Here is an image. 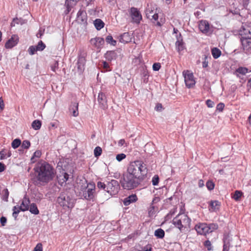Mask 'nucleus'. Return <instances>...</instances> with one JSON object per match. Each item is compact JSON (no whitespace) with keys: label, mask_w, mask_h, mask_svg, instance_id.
Returning <instances> with one entry per match:
<instances>
[{"label":"nucleus","mask_w":251,"mask_h":251,"mask_svg":"<svg viewBox=\"0 0 251 251\" xmlns=\"http://www.w3.org/2000/svg\"><path fill=\"white\" fill-rule=\"evenodd\" d=\"M154 235L157 238L162 239L165 236V232L162 229L158 228L155 231Z\"/></svg>","instance_id":"27"},{"label":"nucleus","mask_w":251,"mask_h":251,"mask_svg":"<svg viewBox=\"0 0 251 251\" xmlns=\"http://www.w3.org/2000/svg\"><path fill=\"white\" fill-rule=\"evenodd\" d=\"M98 101L100 107L103 109L105 110L108 107L107 100L105 93L100 92L98 96Z\"/></svg>","instance_id":"11"},{"label":"nucleus","mask_w":251,"mask_h":251,"mask_svg":"<svg viewBox=\"0 0 251 251\" xmlns=\"http://www.w3.org/2000/svg\"><path fill=\"white\" fill-rule=\"evenodd\" d=\"M159 176L157 175H155L152 179V183L153 185H156L159 182Z\"/></svg>","instance_id":"49"},{"label":"nucleus","mask_w":251,"mask_h":251,"mask_svg":"<svg viewBox=\"0 0 251 251\" xmlns=\"http://www.w3.org/2000/svg\"><path fill=\"white\" fill-rule=\"evenodd\" d=\"M218 228L217 224H207L205 223H199L195 226V229L198 234L206 235L207 233H211Z\"/></svg>","instance_id":"6"},{"label":"nucleus","mask_w":251,"mask_h":251,"mask_svg":"<svg viewBox=\"0 0 251 251\" xmlns=\"http://www.w3.org/2000/svg\"><path fill=\"white\" fill-rule=\"evenodd\" d=\"M162 108V105L161 103H157L155 107V109L157 111H161Z\"/></svg>","instance_id":"58"},{"label":"nucleus","mask_w":251,"mask_h":251,"mask_svg":"<svg viewBox=\"0 0 251 251\" xmlns=\"http://www.w3.org/2000/svg\"><path fill=\"white\" fill-rule=\"evenodd\" d=\"M31 126L35 130H38L41 128V122L39 120H34L31 125Z\"/></svg>","instance_id":"30"},{"label":"nucleus","mask_w":251,"mask_h":251,"mask_svg":"<svg viewBox=\"0 0 251 251\" xmlns=\"http://www.w3.org/2000/svg\"><path fill=\"white\" fill-rule=\"evenodd\" d=\"M30 200L28 198L25 197L22 200V203L19 207L20 210L22 211H25L29 209Z\"/></svg>","instance_id":"19"},{"label":"nucleus","mask_w":251,"mask_h":251,"mask_svg":"<svg viewBox=\"0 0 251 251\" xmlns=\"http://www.w3.org/2000/svg\"><path fill=\"white\" fill-rule=\"evenodd\" d=\"M20 210H20L19 207H17V206H15L13 207V212L12 215L14 217L15 219H16V218L18 216V215L19 213Z\"/></svg>","instance_id":"39"},{"label":"nucleus","mask_w":251,"mask_h":251,"mask_svg":"<svg viewBox=\"0 0 251 251\" xmlns=\"http://www.w3.org/2000/svg\"><path fill=\"white\" fill-rule=\"evenodd\" d=\"M176 45L178 52H180L184 49V43L180 34H179V36L177 37Z\"/></svg>","instance_id":"23"},{"label":"nucleus","mask_w":251,"mask_h":251,"mask_svg":"<svg viewBox=\"0 0 251 251\" xmlns=\"http://www.w3.org/2000/svg\"><path fill=\"white\" fill-rule=\"evenodd\" d=\"M105 40L107 43L110 44L111 45L116 46V41L114 40L111 35L107 36L106 37Z\"/></svg>","instance_id":"33"},{"label":"nucleus","mask_w":251,"mask_h":251,"mask_svg":"<svg viewBox=\"0 0 251 251\" xmlns=\"http://www.w3.org/2000/svg\"><path fill=\"white\" fill-rule=\"evenodd\" d=\"M210 56L208 57L207 55H204V61L202 62V67L206 68L208 65V59H210Z\"/></svg>","instance_id":"42"},{"label":"nucleus","mask_w":251,"mask_h":251,"mask_svg":"<svg viewBox=\"0 0 251 251\" xmlns=\"http://www.w3.org/2000/svg\"><path fill=\"white\" fill-rule=\"evenodd\" d=\"M19 41V37L17 35H13L6 42L5 47L6 49H11L16 46Z\"/></svg>","instance_id":"15"},{"label":"nucleus","mask_w":251,"mask_h":251,"mask_svg":"<svg viewBox=\"0 0 251 251\" xmlns=\"http://www.w3.org/2000/svg\"><path fill=\"white\" fill-rule=\"evenodd\" d=\"M137 200V196L135 194H132L126 198L123 201V203L125 205L127 206L131 203L136 202Z\"/></svg>","instance_id":"20"},{"label":"nucleus","mask_w":251,"mask_h":251,"mask_svg":"<svg viewBox=\"0 0 251 251\" xmlns=\"http://www.w3.org/2000/svg\"><path fill=\"white\" fill-rule=\"evenodd\" d=\"M63 181L64 182H66L68 180V178H69V175L68 174H67L66 173H64V176H63Z\"/></svg>","instance_id":"62"},{"label":"nucleus","mask_w":251,"mask_h":251,"mask_svg":"<svg viewBox=\"0 0 251 251\" xmlns=\"http://www.w3.org/2000/svg\"><path fill=\"white\" fill-rule=\"evenodd\" d=\"M221 203L218 201H211L209 202V210L211 212H215L219 210Z\"/></svg>","instance_id":"18"},{"label":"nucleus","mask_w":251,"mask_h":251,"mask_svg":"<svg viewBox=\"0 0 251 251\" xmlns=\"http://www.w3.org/2000/svg\"><path fill=\"white\" fill-rule=\"evenodd\" d=\"M243 193L241 191L236 190L232 198L236 201H239L243 196Z\"/></svg>","instance_id":"29"},{"label":"nucleus","mask_w":251,"mask_h":251,"mask_svg":"<svg viewBox=\"0 0 251 251\" xmlns=\"http://www.w3.org/2000/svg\"><path fill=\"white\" fill-rule=\"evenodd\" d=\"M182 74L186 86L189 88L193 87L196 83L193 74L189 70H185L183 72Z\"/></svg>","instance_id":"9"},{"label":"nucleus","mask_w":251,"mask_h":251,"mask_svg":"<svg viewBox=\"0 0 251 251\" xmlns=\"http://www.w3.org/2000/svg\"><path fill=\"white\" fill-rule=\"evenodd\" d=\"M102 153V149L100 147H97L94 149V155L95 157H98L101 155Z\"/></svg>","instance_id":"37"},{"label":"nucleus","mask_w":251,"mask_h":251,"mask_svg":"<svg viewBox=\"0 0 251 251\" xmlns=\"http://www.w3.org/2000/svg\"><path fill=\"white\" fill-rule=\"evenodd\" d=\"M85 58L84 57L79 55L77 62V68L79 73H82L84 69L85 64Z\"/></svg>","instance_id":"17"},{"label":"nucleus","mask_w":251,"mask_h":251,"mask_svg":"<svg viewBox=\"0 0 251 251\" xmlns=\"http://www.w3.org/2000/svg\"><path fill=\"white\" fill-rule=\"evenodd\" d=\"M131 40V36L128 32H125L119 37L120 42L124 44L129 43Z\"/></svg>","instance_id":"22"},{"label":"nucleus","mask_w":251,"mask_h":251,"mask_svg":"<svg viewBox=\"0 0 251 251\" xmlns=\"http://www.w3.org/2000/svg\"><path fill=\"white\" fill-rule=\"evenodd\" d=\"M157 208L156 206L154 205L151 204L149 208L148 213L150 217L153 216L155 212V210L157 209Z\"/></svg>","instance_id":"32"},{"label":"nucleus","mask_w":251,"mask_h":251,"mask_svg":"<svg viewBox=\"0 0 251 251\" xmlns=\"http://www.w3.org/2000/svg\"><path fill=\"white\" fill-rule=\"evenodd\" d=\"M44 31H45V29H43L42 30V29H40L38 31V32L36 34V36L38 38H41L42 37V36H43V35L44 34Z\"/></svg>","instance_id":"54"},{"label":"nucleus","mask_w":251,"mask_h":251,"mask_svg":"<svg viewBox=\"0 0 251 251\" xmlns=\"http://www.w3.org/2000/svg\"><path fill=\"white\" fill-rule=\"evenodd\" d=\"M18 19L17 18H14L12 22L11 23V26H14L15 25V23L18 24Z\"/></svg>","instance_id":"57"},{"label":"nucleus","mask_w":251,"mask_h":251,"mask_svg":"<svg viewBox=\"0 0 251 251\" xmlns=\"http://www.w3.org/2000/svg\"><path fill=\"white\" fill-rule=\"evenodd\" d=\"M104 56L107 61H111L114 59H116L117 54L115 51H109L105 54Z\"/></svg>","instance_id":"24"},{"label":"nucleus","mask_w":251,"mask_h":251,"mask_svg":"<svg viewBox=\"0 0 251 251\" xmlns=\"http://www.w3.org/2000/svg\"><path fill=\"white\" fill-rule=\"evenodd\" d=\"M206 104L208 107L211 108L213 107L214 103V102L210 100H207L206 101Z\"/></svg>","instance_id":"53"},{"label":"nucleus","mask_w":251,"mask_h":251,"mask_svg":"<svg viewBox=\"0 0 251 251\" xmlns=\"http://www.w3.org/2000/svg\"><path fill=\"white\" fill-rule=\"evenodd\" d=\"M224 107H225V104L223 103H220L218 104L217 105V107H216L217 110H218L220 112H222V111H223V110L224 108Z\"/></svg>","instance_id":"51"},{"label":"nucleus","mask_w":251,"mask_h":251,"mask_svg":"<svg viewBox=\"0 0 251 251\" xmlns=\"http://www.w3.org/2000/svg\"><path fill=\"white\" fill-rule=\"evenodd\" d=\"M30 146V142L28 140H24L21 145V147L24 149H28Z\"/></svg>","instance_id":"36"},{"label":"nucleus","mask_w":251,"mask_h":251,"mask_svg":"<svg viewBox=\"0 0 251 251\" xmlns=\"http://www.w3.org/2000/svg\"><path fill=\"white\" fill-rule=\"evenodd\" d=\"M51 70L55 72L58 69V62L57 61H54L50 66Z\"/></svg>","instance_id":"40"},{"label":"nucleus","mask_w":251,"mask_h":251,"mask_svg":"<svg viewBox=\"0 0 251 251\" xmlns=\"http://www.w3.org/2000/svg\"><path fill=\"white\" fill-rule=\"evenodd\" d=\"M5 166L4 164L0 162V173L4 171L5 169Z\"/></svg>","instance_id":"61"},{"label":"nucleus","mask_w":251,"mask_h":251,"mask_svg":"<svg viewBox=\"0 0 251 251\" xmlns=\"http://www.w3.org/2000/svg\"><path fill=\"white\" fill-rule=\"evenodd\" d=\"M94 23L96 29L98 30L101 29L104 25V23L100 19H97L95 20Z\"/></svg>","instance_id":"26"},{"label":"nucleus","mask_w":251,"mask_h":251,"mask_svg":"<svg viewBox=\"0 0 251 251\" xmlns=\"http://www.w3.org/2000/svg\"><path fill=\"white\" fill-rule=\"evenodd\" d=\"M206 187L209 190H212L214 188L215 184L211 180H208L206 183Z\"/></svg>","instance_id":"43"},{"label":"nucleus","mask_w":251,"mask_h":251,"mask_svg":"<svg viewBox=\"0 0 251 251\" xmlns=\"http://www.w3.org/2000/svg\"><path fill=\"white\" fill-rule=\"evenodd\" d=\"M236 72L244 75L248 72V69L245 67H239L236 70Z\"/></svg>","instance_id":"38"},{"label":"nucleus","mask_w":251,"mask_h":251,"mask_svg":"<svg viewBox=\"0 0 251 251\" xmlns=\"http://www.w3.org/2000/svg\"><path fill=\"white\" fill-rule=\"evenodd\" d=\"M161 68V65L159 63H155L153 64L152 69L153 71H159Z\"/></svg>","instance_id":"50"},{"label":"nucleus","mask_w":251,"mask_h":251,"mask_svg":"<svg viewBox=\"0 0 251 251\" xmlns=\"http://www.w3.org/2000/svg\"><path fill=\"white\" fill-rule=\"evenodd\" d=\"M4 104L1 98H0V113L3 110Z\"/></svg>","instance_id":"56"},{"label":"nucleus","mask_w":251,"mask_h":251,"mask_svg":"<svg viewBox=\"0 0 251 251\" xmlns=\"http://www.w3.org/2000/svg\"><path fill=\"white\" fill-rule=\"evenodd\" d=\"M148 171L147 165L143 161L130 162L121 177L122 187L127 190L136 188L147 177Z\"/></svg>","instance_id":"1"},{"label":"nucleus","mask_w":251,"mask_h":251,"mask_svg":"<svg viewBox=\"0 0 251 251\" xmlns=\"http://www.w3.org/2000/svg\"><path fill=\"white\" fill-rule=\"evenodd\" d=\"M36 47L35 46H31L28 49V52L30 55H33L36 51H38L36 49Z\"/></svg>","instance_id":"47"},{"label":"nucleus","mask_w":251,"mask_h":251,"mask_svg":"<svg viewBox=\"0 0 251 251\" xmlns=\"http://www.w3.org/2000/svg\"><path fill=\"white\" fill-rule=\"evenodd\" d=\"M97 187L99 189H102L104 190H106V185L103 182H102L101 181H99L97 183Z\"/></svg>","instance_id":"48"},{"label":"nucleus","mask_w":251,"mask_h":251,"mask_svg":"<svg viewBox=\"0 0 251 251\" xmlns=\"http://www.w3.org/2000/svg\"><path fill=\"white\" fill-rule=\"evenodd\" d=\"M35 46L36 47V49L39 51H42L46 48V45L42 41H39L37 45Z\"/></svg>","instance_id":"34"},{"label":"nucleus","mask_w":251,"mask_h":251,"mask_svg":"<svg viewBox=\"0 0 251 251\" xmlns=\"http://www.w3.org/2000/svg\"><path fill=\"white\" fill-rule=\"evenodd\" d=\"M78 103L77 102L72 103L70 106L69 111L74 117H76L78 115Z\"/></svg>","instance_id":"21"},{"label":"nucleus","mask_w":251,"mask_h":251,"mask_svg":"<svg viewBox=\"0 0 251 251\" xmlns=\"http://www.w3.org/2000/svg\"><path fill=\"white\" fill-rule=\"evenodd\" d=\"M243 49L245 53H251V37L248 39H240Z\"/></svg>","instance_id":"14"},{"label":"nucleus","mask_w":251,"mask_h":251,"mask_svg":"<svg viewBox=\"0 0 251 251\" xmlns=\"http://www.w3.org/2000/svg\"><path fill=\"white\" fill-rule=\"evenodd\" d=\"M90 42L93 46L99 49L102 47L104 43V40L103 38L101 37H96L91 39Z\"/></svg>","instance_id":"16"},{"label":"nucleus","mask_w":251,"mask_h":251,"mask_svg":"<svg viewBox=\"0 0 251 251\" xmlns=\"http://www.w3.org/2000/svg\"><path fill=\"white\" fill-rule=\"evenodd\" d=\"M173 224L180 230L190 227L191 219L184 214H178L173 220Z\"/></svg>","instance_id":"7"},{"label":"nucleus","mask_w":251,"mask_h":251,"mask_svg":"<svg viewBox=\"0 0 251 251\" xmlns=\"http://www.w3.org/2000/svg\"><path fill=\"white\" fill-rule=\"evenodd\" d=\"M101 67L106 71H110L111 70L110 68V66L108 63L105 61H102L101 64Z\"/></svg>","instance_id":"41"},{"label":"nucleus","mask_w":251,"mask_h":251,"mask_svg":"<svg viewBox=\"0 0 251 251\" xmlns=\"http://www.w3.org/2000/svg\"><path fill=\"white\" fill-rule=\"evenodd\" d=\"M5 158V154L4 152V151H0V159H3Z\"/></svg>","instance_id":"63"},{"label":"nucleus","mask_w":251,"mask_h":251,"mask_svg":"<svg viewBox=\"0 0 251 251\" xmlns=\"http://www.w3.org/2000/svg\"><path fill=\"white\" fill-rule=\"evenodd\" d=\"M0 222L1 226H4L7 222V219L5 217H1L0 219Z\"/></svg>","instance_id":"55"},{"label":"nucleus","mask_w":251,"mask_h":251,"mask_svg":"<svg viewBox=\"0 0 251 251\" xmlns=\"http://www.w3.org/2000/svg\"><path fill=\"white\" fill-rule=\"evenodd\" d=\"M125 143V141L124 139H121L120 140H119V141L118 142L119 145L121 146H123Z\"/></svg>","instance_id":"64"},{"label":"nucleus","mask_w":251,"mask_h":251,"mask_svg":"<svg viewBox=\"0 0 251 251\" xmlns=\"http://www.w3.org/2000/svg\"><path fill=\"white\" fill-rule=\"evenodd\" d=\"M120 189V186L119 182L116 180L112 179L107 184L105 191L111 195H115L118 194Z\"/></svg>","instance_id":"8"},{"label":"nucleus","mask_w":251,"mask_h":251,"mask_svg":"<svg viewBox=\"0 0 251 251\" xmlns=\"http://www.w3.org/2000/svg\"><path fill=\"white\" fill-rule=\"evenodd\" d=\"M146 15L152 23L157 26H161L163 25L162 19L158 21V14L157 13V5L152 3L148 4L146 11Z\"/></svg>","instance_id":"3"},{"label":"nucleus","mask_w":251,"mask_h":251,"mask_svg":"<svg viewBox=\"0 0 251 251\" xmlns=\"http://www.w3.org/2000/svg\"><path fill=\"white\" fill-rule=\"evenodd\" d=\"M241 39H248L251 37V27L245 25H242L238 31Z\"/></svg>","instance_id":"12"},{"label":"nucleus","mask_w":251,"mask_h":251,"mask_svg":"<svg viewBox=\"0 0 251 251\" xmlns=\"http://www.w3.org/2000/svg\"><path fill=\"white\" fill-rule=\"evenodd\" d=\"M225 242V241H224ZM229 250V245H228V244H226L225 243L224 246H223V251H228Z\"/></svg>","instance_id":"59"},{"label":"nucleus","mask_w":251,"mask_h":251,"mask_svg":"<svg viewBox=\"0 0 251 251\" xmlns=\"http://www.w3.org/2000/svg\"><path fill=\"white\" fill-rule=\"evenodd\" d=\"M34 251H43L42 244L38 243L35 247Z\"/></svg>","instance_id":"52"},{"label":"nucleus","mask_w":251,"mask_h":251,"mask_svg":"<svg viewBox=\"0 0 251 251\" xmlns=\"http://www.w3.org/2000/svg\"><path fill=\"white\" fill-rule=\"evenodd\" d=\"M129 14L132 22L136 24H139L142 19V15L139 10L135 7H131L129 10Z\"/></svg>","instance_id":"10"},{"label":"nucleus","mask_w":251,"mask_h":251,"mask_svg":"<svg viewBox=\"0 0 251 251\" xmlns=\"http://www.w3.org/2000/svg\"><path fill=\"white\" fill-rule=\"evenodd\" d=\"M34 170L36 174L37 180L41 182L48 183L55 176L53 168L45 161L38 162Z\"/></svg>","instance_id":"2"},{"label":"nucleus","mask_w":251,"mask_h":251,"mask_svg":"<svg viewBox=\"0 0 251 251\" xmlns=\"http://www.w3.org/2000/svg\"><path fill=\"white\" fill-rule=\"evenodd\" d=\"M96 186L94 183L90 182L86 186L82 185L80 188L79 195L87 201L93 200L95 197Z\"/></svg>","instance_id":"5"},{"label":"nucleus","mask_w":251,"mask_h":251,"mask_svg":"<svg viewBox=\"0 0 251 251\" xmlns=\"http://www.w3.org/2000/svg\"><path fill=\"white\" fill-rule=\"evenodd\" d=\"M126 155L125 154L122 153L118 154L116 155V158L118 161L120 162L122 160L126 158Z\"/></svg>","instance_id":"46"},{"label":"nucleus","mask_w":251,"mask_h":251,"mask_svg":"<svg viewBox=\"0 0 251 251\" xmlns=\"http://www.w3.org/2000/svg\"><path fill=\"white\" fill-rule=\"evenodd\" d=\"M160 201V199L159 197H155L153 198L152 203L151 204L154 205V204Z\"/></svg>","instance_id":"60"},{"label":"nucleus","mask_w":251,"mask_h":251,"mask_svg":"<svg viewBox=\"0 0 251 251\" xmlns=\"http://www.w3.org/2000/svg\"><path fill=\"white\" fill-rule=\"evenodd\" d=\"M28 210L32 214L35 215H37L39 213V211L37 208V206L34 203H32L30 204Z\"/></svg>","instance_id":"25"},{"label":"nucleus","mask_w":251,"mask_h":251,"mask_svg":"<svg viewBox=\"0 0 251 251\" xmlns=\"http://www.w3.org/2000/svg\"><path fill=\"white\" fill-rule=\"evenodd\" d=\"M75 201V199L71 198L66 192H61L57 199V202L64 209L72 208Z\"/></svg>","instance_id":"4"},{"label":"nucleus","mask_w":251,"mask_h":251,"mask_svg":"<svg viewBox=\"0 0 251 251\" xmlns=\"http://www.w3.org/2000/svg\"><path fill=\"white\" fill-rule=\"evenodd\" d=\"M9 196V192L7 189H4L2 191V196L1 197V199L2 200L7 201H8V198Z\"/></svg>","instance_id":"35"},{"label":"nucleus","mask_w":251,"mask_h":251,"mask_svg":"<svg viewBox=\"0 0 251 251\" xmlns=\"http://www.w3.org/2000/svg\"><path fill=\"white\" fill-rule=\"evenodd\" d=\"M41 155V151H40L39 150H37L36 151L33 156H32L31 158V160L32 162H34V161L33 160L34 157H37V158H39Z\"/></svg>","instance_id":"44"},{"label":"nucleus","mask_w":251,"mask_h":251,"mask_svg":"<svg viewBox=\"0 0 251 251\" xmlns=\"http://www.w3.org/2000/svg\"><path fill=\"white\" fill-rule=\"evenodd\" d=\"M21 144V141L19 139H14L12 143H11V146L12 147L15 149L18 148L20 145Z\"/></svg>","instance_id":"31"},{"label":"nucleus","mask_w":251,"mask_h":251,"mask_svg":"<svg viewBox=\"0 0 251 251\" xmlns=\"http://www.w3.org/2000/svg\"><path fill=\"white\" fill-rule=\"evenodd\" d=\"M204 247L207 249L208 251H211L212 250V247L211 242L209 240H206L204 242L203 244Z\"/></svg>","instance_id":"45"},{"label":"nucleus","mask_w":251,"mask_h":251,"mask_svg":"<svg viewBox=\"0 0 251 251\" xmlns=\"http://www.w3.org/2000/svg\"><path fill=\"white\" fill-rule=\"evenodd\" d=\"M211 53H212L213 57L215 59L218 58L221 55V50L217 48H214L212 49V50H211Z\"/></svg>","instance_id":"28"},{"label":"nucleus","mask_w":251,"mask_h":251,"mask_svg":"<svg viewBox=\"0 0 251 251\" xmlns=\"http://www.w3.org/2000/svg\"><path fill=\"white\" fill-rule=\"evenodd\" d=\"M199 28L203 34L208 35L211 33L210 31V25L208 22L205 20L200 21L199 24Z\"/></svg>","instance_id":"13"}]
</instances>
